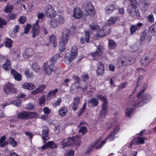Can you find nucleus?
<instances>
[{"instance_id":"1","label":"nucleus","mask_w":156,"mask_h":156,"mask_svg":"<svg viewBox=\"0 0 156 156\" xmlns=\"http://www.w3.org/2000/svg\"><path fill=\"white\" fill-rule=\"evenodd\" d=\"M70 34L69 29H65L62 32V36L60 38V41L58 46L59 51H63L65 48V44H66L70 36Z\"/></svg>"},{"instance_id":"2","label":"nucleus","mask_w":156,"mask_h":156,"mask_svg":"<svg viewBox=\"0 0 156 156\" xmlns=\"http://www.w3.org/2000/svg\"><path fill=\"white\" fill-rule=\"evenodd\" d=\"M110 26L106 24L102 27L97 34H94L95 37L94 38L95 39L97 40L106 35L110 33Z\"/></svg>"},{"instance_id":"3","label":"nucleus","mask_w":156,"mask_h":156,"mask_svg":"<svg viewBox=\"0 0 156 156\" xmlns=\"http://www.w3.org/2000/svg\"><path fill=\"white\" fill-rule=\"evenodd\" d=\"M151 99V95L149 94L146 93L142 97L141 101L138 100L134 102L133 105L135 107L138 108L143 105L144 103H148Z\"/></svg>"},{"instance_id":"4","label":"nucleus","mask_w":156,"mask_h":156,"mask_svg":"<svg viewBox=\"0 0 156 156\" xmlns=\"http://www.w3.org/2000/svg\"><path fill=\"white\" fill-rule=\"evenodd\" d=\"M97 97L103 102L101 114L102 117H105L108 112L107 106L108 101L107 99L105 97L101 95H98Z\"/></svg>"},{"instance_id":"5","label":"nucleus","mask_w":156,"mask_h":156,"mask_svg":"<svg viewBox=\"0 0 156 156\" xmlns=\"http://www.w3.org/2000/svg\"><path fill=\"white\" fill-rule=\"evenodd\" d=\"M119 127L118 126H117L114 129V130L111 133L110 135L107 137L105 140L102 141L100 144L98 145L97 146H96L95 147L94 146H93V147H95L96 149H99L101 148L102 146L105 144L106 140H108L110 138H112V140L114 138V136L118 133L119 131Z\"/></svg>"},{"instance_id":"6","label":"nucleus","mask_w":156,"mask_h":156,"mask_svg":"<svg viewBox=\"0 0 156 156\" xmlns=\"http://www.w3.org/2000/svg\"><path fill=\"white\" fill-rule=\"evenodd\" d=\"M135 61V60L134 58L122 57L119 60L118 63L119 66L121 67L131 65L134 63Z\"/></svg>"},{"instance_id":"7","label":"nucleus","mask_w":156,"mask_h":156,"mask_svg":"<svg viewBox=\"0 0 156 156\" xmlns=\"http://www.w3.org/2000/svg\"><path fill=\"white\" fill-rule=\"evenodd\" d=\"M77 136H75L72 138L68 137V139H64L62 141V145L63 148L68 146H73L75 144V141L77 138Z\"/></svg>"},{"instance_id":"8","label":"nucleus","mask_w":156,"mask_h":156,"mask_svg":"<svg viewBox=\"0 0 156 156\" xmlns=\"http://www.w3.org/2000/svg\"><path fill=\"white\" fill-rule=\"evenodd\" d=\"M43 69L46 74L48 75H51L52 72L55 70L53 68V66L51 64H49L48 62L44 63Z\"/></svg>"},{"instance_id":"9","label":"nucleus","mask_w":156,"mask_h":156,"mask_svg":"<svg viewBox=\"0 0 156 156\" xmlns=\"http://www.w3.org/2000/svg\"><path fill=\"white\" fill-rule=\"evenodd\" d=\"M46 16L49 18H54L56 16V13L51 5L48 6L47 9L45 10Z\"/></svg>"},{"instance_id":"10","label":"nucleus","mask_w":156,"mask_h":156,"mask_svg":"<svg viewBox=\"0 0 156 156\" xmlns=\"http://www.w3.org/2000/svg\"><path fill=\"white\" fill-rule=\"evenodd\" d=\"M4 90L6 93L8 94L10 92L13 93L16 92V90L12 84L10 83H8L4 88Z\"/></svg>"},{"instance_id":"11","label":"nucleus","mask_w":156,"mask_h":156,"mask_svg":"<svg viewBox=\"0 0 156 156\" xmlns=\"http://www.w3.org/2000/svg\"><path fill=\"white\" fill-rule=\"evenodd\" d=\"M43 129L42 131V140L43 143L45 144L46 141L49 139V138H48V129L47 126H43Z\"/></svg>"},{"instance_id":"12","label":"nucleus","mask_w":156,"mask_h":156,"mask_svg":"<svg viewBox=\"0 0 156 156\" xmlns=\"http://www.w3.org/2000/svg\"><path fill=\"white\" fill-rule=\"evenodd\" d=\"M33 113L29 112L23 111L19 113L17 118L21 119H27L30 117Z\"/></svg>"},{"instance_id":"13","label":"nucleus","mask_w":156,"mask_h":156,"mask_svg":"<svg viewBox=\"0 0 156 156\" xmlns=\"http://www.w3.org/2000/svg\"><path fill=\"white\" fill-rule=\"evenodd\" d=\"M32 33L33 37H35L39 33V20H36L35 23L33 25Z\"/></svg>"},{"instance_id":"14","label":"nucleus","mask_w":156,"mask_h":156,"mask_svg":"<svg viewBox=\"0 0 156 156\" xmlns=\"http://www.w3.org/2000/svg\"><path fill=\"white\" fill-rule=\"evenodd\" d=\"M83 8L87 12L88 15H90L89 11L90 12L93 11L94 7L93 5L90 2H85L83 5Z\"/></svg>"},{"instance_id":"15","label":"nucleus","mask_w":156,"mask_h":156,"mask_svg":"<svg viewBox=\"0 0 156 156\" xmlns=\"http://www.w3.org/2000/svg\"><path fill=\"white\" fill-rule=\"evenodd\" d=\"M97 73L98 75H102L104 72V66L102 63L99 62L97 63Z\"/></svg>"},{"instance_id":"16","label":"nucleus","mask_w":156,"mask_h":156,"mask_svg":"<svg viewBox=\"0 0 156 156\" xmlns=\"http://www.w3.org/2000/svg\"><path fill=\"white\" fill-rule=\"evenodd\" d=\"M136 8H128L127 9V11L128 13L132 17L134 16L135 15L137 17L140 16V13L138 9H136Z\"/></svg>"},{"instance_id":"17","label":"nucleus","mask_w":156,"mask_h":156,"mask_svg":"<svg viewBox=\"0 0 156 156\" xmlns=\"http://www.w3.org/2000/svg\"><path fill=\"white\" fill-rule=\"evenodd\" d=\"M57 147V145L54 142L50 141L48 142L46 144L43 145L41 147V148L43 150H44L48 148L54 149Z\"/></svg>"},{"instance_id":"18","label":"nucleus","mask_w":156,"mask_h":156,"mask_svg":"<svg viewBox=\"0 0 156 156\" xmlns=\"http://www.w3.org/2000/svg\"><path fill=\"white\" fill-rule=\"evenodd\" d=\"M80 102V98L79 97H76L74 99L72 104V108L74 111L77 110Z\"/></svg>"},{"instance_id":"19","label":"nucleus","mask_w":156,"mask_h":156,"mask_svg":"<svg viewBox=\"0 0 156 156\" xmlns=\"http://www.w3.org/2000/svg\"><path fill=\"white\" fill-rule=\"evenodd\" d=\"M151 61V60L147 56H143L140 60V63L144 66H147Z\"/></svg>"},{"instance_id":"20","label":"nucleus","mask_w":156,"mask_h":156,"mask_svg":"<svg viewBox=\"0 0 156 156\" xmlns=\"http://www.w3.org/2000/svg\"><path fill=\"white\" fill-rule=\"evenodd\" d=\"M11 73L14 76L15 79L18 81L21 80L22 77L20 74L17 72L15 70L12 69L11 70Z\"/></svg>"},{"instance_id":"21","label":"nucleus","mask_w":156,"mask_h":156,"mask_svg":"<svg viewBox=\"0 0 156 156\" xmlns=\"http://www.w3.org/2000/svg\"><path fill=\"white\" fill-rule=\"evenodd\" d=\"M82 15V13L79 8L75 9L73 12V16L76 19L81 17Z\"/></svg>"},{"instance_id":"22","label":"nucleus","mask_w":156,"mask_h":156,"mask_svg":"<svg viewBox=\"0 0 156 156\" xmlns=\"http://www.w3.org/2000/svg\"><path fill=\"white\" fill-rule=\"evenodd\" d=\"M88 103L92 105L93 106H96L98 104V99L96 98H94L90 99L88 101Z\"/></svg>"},{"instance_id":"23","label":"nucleus","mask_w":156,"mask_h":156,"mask_svg":"<svg viewBox=\"0 0 156 156\" xmlns=\"http://www.w3.org/2000/svg\"><path fill=\"white\" fill-rule=\"evenodd\" d=\"M58 91V89H55L54 90L50 91L48 93L47 98L48 100H50L53 97H55V94Z\"/></svg>"},{"instance_id":"24","label":"nucleus","mask_w":156,"mask_h":156,"mask_svg":"<svg viewBox=\"0 0 156 156\" xmlns=\"http://www.w3.org/2000/svg\"><path fill=\"white\" fill-rule=\"evenodd\" d=\"M22 87L26 89L32 90L35 87V86L32 83H25L23 84Z\"/></svg>"},{"instance_id":"25","label":"nucleus","mask_w":156,"mask_h":156,"mask_svg":"<svg viewBox=\"0 0 156 156\" xmlns=\"http://www.w3.org/2000/svg\"><path fill=\"white\" fill-rule=\"evenodd\" d=\"M13 41L10 39L6 38L4 41V44L6 47L10 48L12 46Z\"/></svg>"},{"instance_id":"26","label":"nucleus","mask_w":156,"mask_h":156,"mask_svg":"<svg viewBox=\"0 0 156 156\" xmlns=\"http://www.w3.org/2000/svg\"><path fill=\"white\" fill-rule=\"evenodd\" d=\"M67 112V108L65 107L61 108L58 111L59 114L62 117L64 116L66 114Z\"/></svg>"},{"instance_id":"27","label":"nucleus","mask_w":156,"mask_h":156,"mask_svg":"<svg viewBox=\"0 0 156 156\" xmlns=\"http://www.w3.org/2000/svg\"><path fill=\"white\" fill-rule=\"evenodd\" d=\"M115 7L113 5L109 4L105 8V11L108 14L112 13L115 9Z\"/></svg>"},{"instance_id":"28","label":"nucleus","mask_w":156,"mask_h":156,"mask_svg":"<svg viewBox=\"0 0 156 156\" xmlns=\"http://www.w3.org/2000/svg\"><path fill=\"white\" fill-rule=\"evenodd\" d=\"M55 17V19L59 25L64 23L65 21V20L62 16H61L56 15Z\"/></svg>"},{"instance_id":"29","label":"nucleus","mask_w":156,"mask_h":156,"mask_svg":"<svg viewBox=\"0 0 156 156\" xmlns=\"http://www.w3.org/2000/svg\"><path fill=\"white\" fill-rule=\"evenodd\" d=\"M3 68L6 70H9L11 68L10 61L7 59L5 63L3 65Z\"/></svg>"},{"instance_id":"30","label":"nucleus","mask_w":156,"mask_h":156,"mask_svg":"<svg viewBox=\"0 0 156 156\" xmlns=\"http://www.w3.org/2000/svg\"><path fill=\"white\" fill-rule=\"evenodd\" d=\"M102 53V51L101 49V46H99L97 48L96 51L92 53V55L93 56L95 57L100 55Z\"/></svg>"},{"instance_id":"31","label":"nucleus","mask_w":156,"mask_h":156,"mask_svg":"<svg viewBox=\"0 0 156 156\" xmlns=\"http://www.w3.org/2000/svg\"><path fill=\"white\" fill-rule=\"evenodd\" d=\"M49 40L51 43L53 44L54 47H56L57 45V42L56 38L54 35L50 36L49 37Z\"/></svg>"},{"instance_id":"32","label":"nucleus","mask_w":156,"mask_h":156,"mask_svg":"<svg viewBox=\"0 0 156 156\" xmlns=\"http://www.w3.org/2000/svg\"><path fill=\"white\" fill-rule=\"evenodd\" d=\"M78 48L76 46H74L72 47L71 53L74 59L76 57L77 54Z\"/></svg>"},{"instance_id":"33","label":"nucleus","mask_w":156,"mask_h":156,"mask_svg":"<svg viewBox=\"0 0 156 156\" xmlns=\"http://www.w3.org/2000/svg\"><path fill=\"white\" fill-rule=\"evenodd\" d=\"M117 20V17H112L107 21L106 24L110 26L112 24L115 23Z\"/></svg>"},{"instance_id":"34","label":"nucleus","mask_w":156,"mask_h":156,"mask_svg":"<svg viewBox=\"0 0 156 156\" xmlns=\"http://www.w3.org/2000/svg\"><path fill=\"white\" fill-rule=\"evenodd\" d=\"M5 136L2 137L0 139V145L1 147H3L8 144V141H5Z\"/></svg>"},{"instance_id":"35","label":"nucleus","mask_w":156,"mask_h":156,"mask_svg":"<svg viewBox=\"0 0 156 156\" xmlns=\"http://www.w3.org/2000/svg\"><path fill=\"white\" fill-rule=\"evenodd\" d=\"M116 45L115 42L111 39L109 40L108 47L110 49H112L115 48Z\"/></svg>"},{"instance_id":"36","label":"nucleus","mask_w":156,"mask_h":156,"mask_svg":"<svg viewBox=\"0 0 156 156\" xmlns=\"http://www.w3.org/2000/svg\"><path fill=\"white\" fill-rule=\"evenodd\" d=\"M151 38L148 35H147V34L144 33H142L141 34L140 40L142 41L146 40L147 41H148L149 38Z\"/></svg>"},{"instance_id":"37","label":"nucleus","mask_w":156,"mask_h":156,"mask_svg":"<svg viewBox=\"0 0 156 156\" xmlns=\"http://www.w3.org/2000/svg\"><path fill=\"white\" fill-rule=\"evenodd\" d=\"M148 87V85L147 83H145L144 84L143 87L141 91L137 94L138 98H140V96L146 90Z\"/></svg>"},{"instance_id":"38","label":"nucleus","mask_w":156,"mask_h":156,"mask_svg":"<svg viewBox=\"0 0 156 156\" xmlns=\"http://www.w3.org/2000/svg\"><path fill=\"white\" fill-rule=\"evenodd\" d=\"M149 31L153 34H156V22L150 27Z\"/></svg>"},{"instance_id":"39","label":"nucleus","mask_w":156,"mask_h":156,"mask_svg":"<svg viewBox=\"0 0 156 156\" xmlns=\"http://www.w3.org/2000/svg\"><path fill=\"white\" fill-rule=\"evenodd\" d=\"M50 27L53 28H55L60 25L58 23H57V22L55 20V19L53 20H52L50 22Z\"/></svg>"},{"instance_id":"40","label":"nucleus","mask_w":156,"mask_h":156,"mask_svg":"<svg viewBox=\"0 0 156 156\" xmlns=\"http://www.w3.org/2000/svg\"><path fill=\"white\" fill-rule=\"evenodd\" d=\"M130 5L129 8H137L138 3L136 0H130Z\"/></svg>"},{"instance_id":"41","label":"nucleus","mask_w":156,"mask_h":156,"mask_svg":"<svg viewBox=\"0 0 156 156\" xmlns=\"http://www.w3.org/2000/svg\"><path fill=\"white\" fill-rule=\"evenodd\" d=\"M143 78V76L141 75L140 76H139L137 80L136 85L135 89V90L137 89V88L140 86L141 83L142 82Z\"/></svg>"},{"instance_id":"42","label":"nucleus","mask_w":156,"mask_h":156,"mask_svg":"<svg viewBox=\"0 0 156 156\" xmlns=\"http://www.w3.org/2000/svg\"><path fill=\"white\" fill-rule=\"evenodd\" d=\"M133 111V108H129L126 109V116L128 117H130L132 115Z\"/></svg>"},{"instance_id":"43","label":"nucleus","mask_w":156,"mask_h":156,"mask_svg":"<svg viewBox=\"0 0 156 156\" xmlns=\"http://www.w3.org/2000/svg\"><path fill=\"white\" fill-rule=\"evenodd\" d=\"M66 58L70 62H72L74 59L72 55L70 53H67L66 54Z\"/></svg>"},{"instance_id":"44","label":"nucleus","mask_w":156,"mask_h":156,"mask_svg":"<svg viewBox=\"0 0 156 156\" xmlns=\"http://www.w3.org/2000/svg\"><path fill=\"white\" fill-rule=\"evenodd\" d=\"M139 29V28H137L135 25H132L130 28L131 34H133L137 30Z\"/></svg>"},{"instance_id":"45","label":"nucleus","mask_w":156,"mask_h":156,"mask_svg":"<svg viewBox=\"0 0 156 156\" xmlns=\"http://www.w3.org/2000/svg\"><path fill=\"white\" fill-rule=\"evenodd\" d=\"M13 6L11 5H7V6L5 8V12L8 13L11 12L13 9Z\"/></svg>"},{"instance_id":"46","label":"nucleus","mask_w":156,"mask_h":156,"mask_svg":"<svg viewBox=\"0 0 156 156\" xmlns=\"http://www.w3.org/2000/svg\"><path fill=\"white\" fill-rule=\"evenodd\" d=\"M9 141L10 144L13 147H15L17 145V142L15 141V140L12 137H9Z\"/></svg>"},{"instance_id":"47","label":"nucleus","mask_w":156,"mask_h":156,"mask_svg":"<svg viewBox=\"0 0 156 156\" xmlns=\"http://www.w3.org/2000/svg\"><path fill=\"white\" fill-rule=\"evenodd\" d=\"M32 67L34 70L35 72H38L39 70L38 65L36 63H34L32 64Z\"/></svg>"},{"instance_id":"48","label":"nucleus","mask_w":156,"mask_h":156,"mask_svg":"<svg viewBox=\"0 0 156 156\" xmlns=\"http://www.w3.org/2000/svg\"><path fill=\"white\" fill-rule=\"evenodd\" d=\"M70 89L71 91L73 93H76L78 91L77 87L74 84L72 85Z\"/></svg>"},{"instance_id":"49","label":"nucleus","mask_w":156,"mask_h":156,"mask_svg":"<svg viewBox=\"0 0 156 156\" xmlns=\"http://www.w3.org/2000/svg\"><path fill=\"white\" fill-rule=\"evenodd\" d=\"M31 27L30 24L27 23L24 28V33L25 34H27L29 31V30Z\"/></svg>"},{"instance_id":"50","label":"nucleus","mask_w":156,"mask_h":156,"mask_svg":"<svg viewBox=\"0 0 156 156\" xmlns=\"http://www.w3.org/2000/svg\"><path fill=\"white\" fill-rule=\"evenodd\" d=\"M98 26L94 24H93L90 26V31L93 32L97 30L98 28Z\"/></svg>"},{"instance_id":"51","label":"nucleus","mask_w":156,"mask_h":156,"mask_svg":"<svg viewBox=\"0 0 156 156\" xmlns=\"http://www.w3.org/2000/svg\"><path fill=\"white\" fill-rule=\"evenodd\" d=\"M7 24V22L5 20L0 18V28H3V25H6Z\"/></svg>"},{"instance_id":"52","label":"nucleus","mask_w":156,"mask_h":156,"mask_svg":"<svg viewBox=\"0 0 156 156\" xmlns=\"http://www.w3.org/2000/svg\"><path fill=\"white\" fill-rule=\"evenodd\" d=\"M17 15L16 14H9L7 16V18L9 20H14L16 18Z\"/></svg>"},{"instance_id":"53","label":"nucleus","mask_w":156,"mask_h":156,"mask_svg":"<svg viewBox=\"0 0 156 156\" xmlns=\"http://www.w3.org/2000/svg\"><path fill=\"white\" fill-rule=\"evenodd\" d=\"M88 75L87 74H84L81 75V80L84 81H86L89 79Z\"/></svg>"},{"instance_id":"54","label":"nucleus","mask_w":156,"mask_h":156,"mask_svg":"<svg viewBox=\"0 0 156 156\" xmlns=\"http://www.w3.org/2000/svg\"><path fill=\"white\" fill-rule=\"evenodd\" d=\"M21 103V101L19 99H17L12 101V103L18 107H19Z\"/></svg>"},{"instance_id":"55","label":"nucleus","mask_w":156,"mask_h":156,"mask_svg":"<svg viewBox=\"0 0 156 156\" xmlns=\"http://www.w3.org/2000/svg\"><path fill=\"white\" fill-rule=\"evenodd\" d=\"M87 131V129L86 127L83 126L80 127L79 131V132L82 133H83V134Z\"/></svg>"},{"instance_id":"56","label":"nucleus","mask_w":156,"mask_h":156,"mask_svg":"<svg viewBox=\"0 0 156 156\" xmlns=\"http://www.w3.org/2000/svg\"><path fill=\"white\" fill-rule=\"evenodd\" d=\"M148 21L150 23H153L154 22V18L153 15H149L147 17Z\"/></svg>"},{"instance_id":"57","label":"nucleus","mask_w":156,"mask_h":156,"mask_svg":"<svg viewBox=\"0 0 156 156\" xmlns=\"http://www.w3.org/2000/svg\"><path fill=\"white\" fill-rule=\"evenodd\" d=\"M85 37L86 38V41L87 43H89L90 41V37L89 33L88 32H86L85 34Z\"/></svg>"},{"instance_id":"58","label":"nucleus","mask_w":156,"mask_h":156,"mask_svg":"<svg viewBox=\"0 0 156 156\" xmlns=\"http://www.w3.org/2000/svg\"><path fill=\"white\" fill-rule=\"evenodd\" d=\"M26 108L27 110H32L34 108V105L31 103H29L27 105Z\"/></svg>"},{"instance_id":"59","label":"nucleus","mask_w":156,"mask_h":156,"mask_svg":"<svg viewBox=\"0 0 156 156\" xmlns=\"http://www.w3.org/2000/svg\"><path fill=\"white\" fill-rule=\"evenodd\" d=\"M19 21L21 24L24 23L26 21V17L25 16L20 17L19 19Z\"/></svg>"},{"instance_id":"60","label":"nucleus","mask_w":156,"mask_h":156,"mask_svg":"<svg viewBox=\"0 0 156 156\" xmlns=\"http://www.w3.org/2000/svg\"><path fill=\"white\" fill-rule=\"evenodd\" d=\"M20 29V27L18 25H16L15 26V27L14 28L13 32L14 34L15 35L17 32Z\"/></svg>"},{"instance_id":"61","label":"nucleus","mask_w":156,"mask_h":156,"mask_svg":"<svg viewBox=\"0 0 156 156\" xmlns=\"http://www.w3.org/2000/svg\"><path fill=\"white\" fill-rule=\"evenodd\" d=\"M56 60L52 57L50 60L49 63V64H51L53 66L54 64L56 62Z\"/></svg>"},{"instance_id":"62","label":"nucleus","mask_w":156,"mask_h":156,"mask_svg":"<svg viewBox=\"0 0 156 156\" xmlns=\"http://www.w3.org/2000/svg\"><path fill=\"white\" fill-rule=\"evenodd\" d=\"M43 111L44 113L46 114H48L51 112L50 109L48 107L44 108L43 109Z\"/></svg>"},{"instance_id":"63","label":"nucleus","mask_w":156,"mask_h":156,"mask_svg":"<svg viewBox=\"0 0 156 156\" xmlns=\"http://www.w3.org/2000/svg\"><path fill=\"white\" fill-rule=\"evenodd\" d=\"M137 140L139 142L140 144H143L144 143V139L141 137H139L137 138Z\"/></svg>"},{"instance_id":"64","label":"nucleus","mask_w":156,"mask_h":156,"mask_svg":"<svg viewBox=\"0 0 156 156\" xmlns=\"http://www.w3.org/2000/svg\"><path fill=\"white\" fill-rule=\"evenodd\" d=\"M127 84V83L126 82L123 83L119 86V90H122L126 86Z\"/></svg>"}]
</instances>
